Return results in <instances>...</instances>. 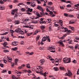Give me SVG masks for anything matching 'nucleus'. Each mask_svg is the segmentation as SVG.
Returning a JSON list of instances; mask_svg holds the SVG:
<instances>
[{
    "mask_svg": "<svg viewBox=\"0 0 79 79\" xmlns=\"http://www.w3.org/2000/svg\"><path fill=\"white\" fill-rule=\"evenodd\" d=\"M15 32H17L22 35L24 34V32L21 30V28H17L16 30H15Z\"/></svg>",
    "mask_w": 79,
    "mask_h": 79,
    "instance_id": "obj_1",
    "label": "nucleus"
},
{
    "mask_svg": "<svg viewBox=\"0 0 79 79\" xmlns=\"http://www.w3.org/2000/svg\"><path fill=\"white\" fill-rule=\"evenodd\" d=\"M63 62H65L64 63H70L71 61V59L70 58H68L67 57H65L63 59Z\"/></svg>",
    "mask_w": 79,
    "mask_h": 79,
    "instance_id": "obj_2",
    "label": "nucleus"
},
{
    "mask_svg": "<svg viewBox=\"0 0 79 79\" xmlns=\"http://www.w3.org/2000/svg\"><path fill=\"white\" fill-rule=\"evenodd\" d=\"M48 50H49L51 51H50L51 52H52V53H55V48H52V47H49L48 48Z\"/></svg>",
    "mask_w": 79,
    "mask_h": 79,
    "instance_id": "obj_3",
    "label": "nucleus"
},
{
    "mask_svg": "<svg viewBox=\"0 0 79 79\" xmlns=\"http://www.w3.org/2000/svg\"><path fill=\"white\" fill-rule=\"evenodd\" d=\"M3 48H2V49H6V48H8V46H6V45H8V44L7 43V42H5L3 44Z\"/></svg>",
    "mask_w": 79,
    "mask_h": 79,
    "instance_id": "obj_4",
    "label": "nucleus"
},
{
    "mask_svg": "<svg viewBox=\"0 0 79 79\" xmlns=\"http://www.w3.org/2000/svg\"><path fill=\"white\" fill-rule=\"evenodd\" d=\"M63 40H60L57 42V44H59V45H60L62 47H64V44H63Z\"/></svg>",
    "mask_w": 79,
    "mask_h": 79,
    "instance_id": "obj_5",
    "label": "nucleus"
},
{
    "mask_svg": "<svg viewBox=\"0 0 79 79\" xmlns=\"http://www.w3.org/2000/svg\"><path fill=\"white\" fill-rule=\"evenodd\" d=\"M56 23H58L59 24H60L61 27H62L63 26V21L62 20L59 19L57 20V22Z\"/></svg>",
    "mask_w": 79,
    "mask_h": 79,
    "instance_id": "obj_6",
    "label": "nucleus"
},
{
    "mask_svg": "<svg viewBox=\"0 0 79 79\" xmlns=\"http://www.w3.org/2000/svg\"><path fill=\"white\" fill-rule=\"evenodd\" d=\"M40 74L43 75L44 77H46V76H47L48 72H45L44 73H43L42 72L40 73Z\"/></svg>",
    "mask_w": 79,
    "mask_h": 79,
    "instance_id": "obj_7",
    "label": "nucleus"
},
{
    "mask_svg": "<svg viewBox=\"0 0 79 79\" xmlns=\"http://www.w3.org/2000/svg\"><path fill=\"white\" fill-rule=\"evenodd\" d=\"M35 2H31L30 6L32 7H35Z\"/></svg>",
    "mask_w": 79,
    "mask_h": 79,
    "instance_id": "obj_8",
    "label": "nucleus"
},
{
    "mask_svg": "<svg viewBox=\"0 0 79 79\" xmlns=\"http://www.w3.org/2000/svg\"><path fill=\"white\" fill-rule=\"evenodd\" d=\"M37 8L39 9V10H40V11H44V9H43V8H42L41 6L39 5H38Z\"/></svg>",
    "mask_w": 79,
    "mask_h": 79,
    "instance_id": "obj_9",
    "label": "nucleus"
},
{
    "mask_svg": "<svg viewBox=\"0 0 79 79\" xmlns=\"http://www.w3.org/2000/svg\"><path fill=\"white\" fill-rule=\"evenodd\" d=\"M59 69L61 71H65V68L63 66H60L59 68Z\"/></svg>",
    "mask_w": 79,
    "mask_h": 79,
    "instance_id": "obj_10",
    "label": "nucleus"
},
{
    "mask_svg": "<svg viewBox=\"0 0 79 79\" xmlns=\"http://www.w3.org/2000/svg\"><path fill=\"white\" fill-rule=\"evenodd\" d=\"M40 64H41L40 65H43L44 63H45V60L44 59H41L40 61Z\"/></svg>",
    "mask_w": 79,
    "mask_h": 79,
    "instance_id": "obj_11",
    "label": "nucleus"
},
{
    "mask_svg": "<svg viewBox=\"0 0 79 79\" xmlns=\"http://www.w3.org/2000/svg\"><path fill=\"white\" fill-rule=\"evenodd\" d=\"M47 40V36L43 37L42 39V41L43 42H45Z\"/></svg>",
    "mask_w": 79,
    "mask_h": 79,
    "instance_id": "obj_12",
    "label": "nucleus"
},
{
    "mask_svg": "<svg viewBox=\"0 0 79 79\" xmlns=\"http://www.w3.org/2000/svg\"><path fill=\"white\" fill-rule=\"evenodd\" d=\"M40 32V30L37 29L35 31V32L34 33V34L36 35V34H37V33H38V32Z\"/></svg>",
    "mask_w": 79,
    "mask_h": 79,
    "instance_id": "obj_13",
    "label": "nucleus"
},
{
    "mask_svg": "<svg viewBox=\"0 0 79 79\" xmlns=\"http://www.w3.org/2000/svg\"><path fill=\"white\" fill-rule=\"evenodd\" d=\"M68 74H69V77L71 76H72V73H71V71H69V70H68Z\"/></svg>",
    "mask_w": 79,
    "mask_h": 79,
    "instance_id": "obj_14",
    "label": "nucleus"
},
{
    "mask_svg": "<svg viewBox=\"0 0 79 79\" xmlns=\"http://www.w3.org/2000/svg\"><path fill=\"white\" fill-rule=\"evenodd\" d=\"M12 44H13V45H14V46H16V45H18V44L16 43V42L15 41L12 42Z\"/></svg>",
    "mask_w": 79,
    "mask_h": 79,
    "instance_id": "obj_15",
    "label": "nucleus"
},
{
    "mask_svg": "<svg viewBox=\"0 0 79 79\" xmlns=\"http://www.w3.org/2000/svg\"><path fill=\"white\" fill-rule=\"evenodd\" d=\"M33 11L32 9H30V8H28V10H27V11H30V12H32Z\"/></svg>",
    "mask_w": 79,
    "mask_h": 79,
    "instance_id": "obj_16",
    "label": "nucleus"
},
{
    "mask_svg": "<svg viewBox=\"0 0 79 79\" xmlns=\"http://www.w3.org/2000/svg\"><path fill=\"white\" fill-rule=\"evenodd\" d=\"M19 61V60L17 59H15V65H16V66L18 65V64H17V63H18V61Z\"/></svg>",
    "mask_w": 79,
    "mask_h": 79,
    "instance_id": "obj_17",
    "label": "nucleus"
},
{
    "mask_svg": "<svg viewBox=\"0 0 79 79\" xmlns=\"http://www.w3.org/2000/svg\"><path fill=\"white\" fill-rule=\"evenodd\" d=\"M50 8V7L48 6H47L46 7V9L47 12H48L49 11H50V10H49L48 9V8Z\"/></svg>",
    "mask_w": 79,
    "mask_h": 79,
    "instance_id": "obj_18",
    "label": "nucleus"
},
{
    "mask_svg": "<svg viewBox=\"0 0 79 79\" xmlns=\"http://www.w3.org/2000/svg\"><path fill=\"white\" fill-rule=\"evenodd\" d=\"M39 15H40L39 14H38V13L36 14V15H37V16L36 17L35 19H37V18H40V17L41 16Z\"/></svg>",
    "mask_w": 79,
    "mask_h": 79,
    "instance_id": "obj_19",
    "label": "nucleus"
},
{
    "mask_svg": "<svg viewBox=\"0 0 79 79\" xmlns=\"http://www.w3.org/2000/svg\"><path fill=\"white\" fill-rule=\"evenodd\" d=\"M14 23H15V24H19V22L18 21H16L14 22Z\"/></svg>",
    "mask_w": 79,
    "mask_h": 79,
    "instance_id": "obj_20",
    "label": "nucleus"
},
{
    "mask_svg": "<svg viewBox=\"0 0 79 79\" xmlns=\"http://www.w3.org/2000/svg\"><path fill=\"white\" fill-rule=\"evenodd\" d=\"M32 32L27 33V36L28 37L30 36V35H32Z\"/></svg>",
    "mask_w": 79,
    "mask_h": 79,
    "instance_id": "obj_21",
    "label": "nucleus"
},
{
    "mask_svg": "<svg viewBox=\"0 0 79 79\" xmlns=\"http://www.w3.org/2000/svg\"><path fill=\"white\" fill-rule=\"evenodd\" d=\"M26 67L27 68H30V64H27L26 65Z\"/></svg>",
    "mask_w": 79,
    "mask_h": 79,
    "instance_id": "obj_22",
    "label": "nucleus"
},
{
    "mask_svg": "<svg viewBox=\"0 0 79 79\" xmlns=\"http://www.w3.org/2000/svg\"><path fill=\"white\" fill-rule=\"evenodd\" d=\"M11 67H12V68H13V67H14V66H15V63H11Z\"/></svg>",
    "mask_w": 79,
    "mask_h": 79,
    "instance_id": "obj_23",
    "label": "nucleus"
},
{
    "mask_svg": "<svg viewBox=\"0 0 79 79\" xmlns=\"http://www.w3.org/2000/svg\"><path fill=\"white\" fill-rule=\"evenodd\" d=\"M25 64H23L21 66H20L19 67V69H21V68H22L21 67H25Z\"/></svg>",
    "mask_w": 79,
    "mask_h": 79,
    "instance_id": "obj_24",
    "label": "nucleus"
},
{
    "mask_svg": "<svg viewBox=\"0 0 79 79\" xmlns=\"http://www.w3.org/2000/svg\"><path fill=\"white\" fill-rule=\"evenodd\" d=\"M69 24H74V22H73V20H70L69 22Z\"/></svg>",
    "mask_w": 79,
    "mask_h": 79,
    "instance_id": "obj_25",
    "label": "nucleus"
},
{
    "mask_svg": "<svg viewBox=\"0 0 79 79\" xmlns=\"http://www.w3.org/2000/svg\"><path fill=\"white\" fill-rule=\"evenodd\" d=\"M26 4L27 5H31V2H27Z\"/></svg>",
    "mask_w": 79,
    "mask_h": 79,
    "instance_id": "obj_26",
    "label": "nucleus"
},
{
    "mask_svg": "<svg viewBox=\"0 0 79 79\" xmlns=\"http://www.w3.org/2000/svg\"><path fill=\"white\" fill-rule=\"evenodd\" d=\"M12 50H13V51H15L16 50H18V48L15 47L14 48H12Z\"/></svg>",
    "mask_w": 79,
    "mask_h": 79,
    "instance_id": "obj_27",
    "label": "nucleus"
},
{
    "mask_svg": "<svg viewBox=\"0 0 79 79\" xmlns=\"http://www.w3.org/2000/svg\"><path fill=\"white\" fill-rule=\"evenodd\" d=\"M47 22L48 23H50V22H51V19H47Z\"/></svg>",
    "mask_w": 79,
    "mask_h": 79,
    "instance_id": "obj_28",
    "label": "nucleus"
},
{
    "mask_svg": "<svg viewBox=\"0 0 79 79\" xmlns=\"http://www.w3.org/2000/svg\"><path fill=\"white\" fill-rule=\"evenodd\" d=\"M67 31L68 32H67V33L68 34H69V33H71L72 32L70 30H68Z\"/></svg>",
    "mask_w": 79,
    "mask_h": 79,
    "instance_id": "obj_29",
    "label": "nucleus"
},
{
    "mask_svg": "<svg viewBox=\"0 0 79 79\" xmlns=\"http://www.w3.org/2000/svg\"><path fill=\"white\" fill-rule=\"evenodd\" d=\"M68 41H69V44H72V42H73L72 40H70V41H69V39L68 40Z\"/></svg>",
    "mask_w": 79,
    "mask_h": 79,
    "instance_id": "obj_30",
    "label": "nucleus"
},
{
    "mask_svg": "<svg viewBox=\"0 0 79 79\" xmlns=\"http://www.w3.org/2000/svg\"><path fill=\"white\" fill-rule=\"evenodd\" d=\"M15 12V10H12L11 11V13L12 15H14Z\"/></svg>",
    "mask_w": 79,
    "mask_h": 79,
    "instance_id": "obj_31",
    "label": "nucleus"
},
{
    "mask_svg": "<svg viewBox=\"0 0 79 79\" xmlns=\"http://www.w3.org/2000/svg\"><path fill=\"white\" fill-rule=\"evenodd\" d=\"M54 69L55 71H57L58 69V67H55L53 68Z\"/></svg>",
    "mask_w": 79,
    "mask_h": 79,
    "instance_id": "obj_32",
    "label": "nucleus"
},
{
    "mask_svg": "<svg viewBox=\"0 0 79 79\" xmlns=\"http://www.w3.org/2000/svg\"><path fill=\"white\" fill-rule=\"evenodd\" d=\"M40 27L42 29H44L45 28V27L44 26H41Z\"/></svg>",
    "mask_w": 79,
    "mask_h": 79,
    "instance_id": "obj_33",
    "label": "nucleus"
},
{
    "mask_svg": "<svg viewBox=\"0 0 79 79\" xmlns=\"http://www.w3.org/2000/svg\"><path fill=\"white\" fill-rule=\"evenodd\" d=\"M4 9H5V7H4L0 6V10H3Z\"/></svg>",
    "mask_w": 79,
    "mask_h": 79,
    "instance_id": "obj_34",
    "label": "nucleus"
},
{
    "mask_svg": "<svg viewBox=\"0 0 79 79\" xmlns=\"http://www.w3.org/2000/svg\"><path fill=\"white\" fill-rule=\"evenodd\" d=\"M79 47V45L78 44H76L75 46V49H77V48Z\"/></svg>",
    "mask_w": 79,
    "mask_h": 79,
    "instance_id": "obj_35",
    "label": "nucleus"
},
{
    "mask_svg": "<svg viewBox=\"0 0 79 79\" xmlns=\"http://www.w3.org/2000/svg\"><path fill=\"white\" fill-rule=\"evenodd\" d=\"M47 40H48V42H50V38H49V36H47Z\"/></svg>",
    "mask_w": 79,
    "mask_h": 79,
    "instance_id": "obj_36",
    "label": "nucleus"
},
{
    "mask_svg": "<svg viewBox=\"0 0 79 79\" xmlns=\"http://www.w3.org/2000/svg\"><path fill=\"white\" fill-rule=\"evenodd\" d=\"M21 11H25L26 10L23 8H22L21 9Z\"/></svg>",
    "mask_w": 79,
    "mask_h": 79,
    "instance_id": "obj_37",
    "label": "nucleus"
},
{
    "mask_svg": "<svg viewBox=\"0 0 79 79\" xmlns=\"http://www.w3.org/2000/svg\"><path fill=\"white\" fill-rule=\"evenodd\" d=\"M3 66H4L3 64L0 63V66L1 68H3Z\"/></svg>",
    "mask_w": 79,
    "mask_h": 79,
    "instance_id": "obj_38",
    "label": "nucleus"
},
{
    "mask_svg": "<svg viewBox=\"0 0 79 79\" xmlns=\"http://www.w3.org/2000/svg\"><path fill=\"white\" fill-rule=\"evenodd\" d=\"M39 69L40 70H42L43 69V67L42 66H39Z\"/></svg>",
    "mask_w": 79,
    "mask_h": 79,
    "instance_id": "obj_39",
    "label": "nucleus"
},
{
    "mask_svg": "<svg viewBox=\"0 0 79 79\" xmlns=\"http://www.w3.org/2000/svg\"><path fill=\"white\" fill-rule=\"evenodd\" d=\"M4 52H5V53H6V52H9V51L8 50H4Z\"/></svg>",
    "mask_w": 79,
    "mask_h": 79,
    "instance_id": "obj_40",
    "label": "nucleus"
},
{
    "mask_svg": "<svg viewBox=\"0 0 79 79\" xmlns=\"http://www.w3.org/2000/svg\"><path fill=\"white\" fill-rule=\"evenodd\" d=\"M79 6V4H77L75 5H74L75 7V8H76V7H78V6Z\"/></svg>",
    "mask_w": 79,
    "mask_h": 79,
    "instance_id": "obj_41",
    "label": "nucleus"
},
{
    "mask_svg": "<svg viewBox=\"0 0 79 79\" xmlns=\"http://www.w3.org/2000/svg\"><path fill=\"white\" fill-rule=\"evenodd\" d=\"M64 29L65 30V32H67V31H68V28L67 27H65L64 28Z\"/></svg>",
    "mask_w": 79,
    "mask_h": 79,
    "instance_id": "obj_42",
    "label": "nucleus"
},
{
    "mask_svg": "<svg viewBox=\"0 0 79 79\" xmlns=\"http://www.w3.org/2000/svg\"><path fill=\"white\" fill-rule=\"evenodd\" d=\"M32 23H35V24H36V23H38V21H35L32 22Z\"/></svg>",
    "mask_w": 79,
    "mask_h": 79,
    "instance_id": "obj_43",
    "label": "nucleus"
},
{
    "mask_svg": "<svg viewBox=\"0 0 79 79\" xmlns=\"http://www.w3.org/2000/svg\"><path fill=\"white\" fill-rule=\"evenodd\" d=\"M49 14L50 15H53V13L52 12V11H49Z\"/></svg>",
    "mask_w": 79,
    "mask_h": 79,
    "instance_id": "obj_44",
    "label": "nucleus"
},
{
    "mask_svg": "<svg viewBox=\"0 0 79 79\" xmlns=\"http://www.w3.org/2000/svg\"><path fill=\"white\" fill-rule=\"evenodd\" d=\"M64 15L65 16H66V17H67L68 16V14L66 13H64Z\"/></svg>",
    "mask_w": 79,
    "mask_h": 79,
    "instance_id": "obj_45",
    "label": "nucleus"
},
{
    "mask_svg": "<svg viewBox=\"0 0 79 79\" xmlns=\"http://www.w3.org/2000/svg\"><path fill=\"white\" fill-rule=\"evenodd\" d=\"M34 54V52H29V55H32Z\"/></svg>",
    "mask_w": 79,
    "mask_h": 79,
    "instance_id": "obj_46",
    "label": "nucleus"
},
{
    "mask_svg": "<svg viewBox=\"0 0 79 79\" xmlns=\"http://www.w3.org/2000/svg\"><path fill=\"white\" fill-rule=\"evenodd\" d=\"M36 1H37V3H38V4H39V3H41L40 1L39 0H37Z\"/></svg>",
    "mask_w": 79,
    "mask_h": 79,
    "instance_id": "obj_47",
    "label": "nucleus"
},
{
    "mask_svg": "<svg viewBox=\"0 0 79 79\" xmlns=\"http://www.w3.org/2000/svg\"><path fill=\"white\" fill-rule=\"evenodd\" d=\"M69 27L70 28H71V30H72V31H74V27H71V26H69Z\"/></svg>",
    "mask_w": 79,
    "mask_h": 79,
    "instance_id": "obj_48",
    "label": "nucleus"
},
{
    "mask_svg": "<svg viewBox=\"0 0 79 79\" xmlns=\"http://www.w3.org/2000/svg\"><path fill=\"white\" fill-rule=\"evenodd\" d=\"M6 72V70H4L2 71V73H3Z\"/></svg>",
    "mask_w": 79,
    "mask_h": 79,
    "instance_id": "obj_49",
    "label": "nucleus"
},
{
    "mask_svg": "<svg viewBox=\"0 0 79 79\" xmlns=\"http://www.w3.org/2000/svg\"><path fill=\"white\" fill-rule=\"evenodd\" d=\"M69 17H70L71 18H73L74 17V15H69Z\"/></svg>",
    "mask_w": 79,
    "mask_h": 79,
    "instance_id": "obj_50",
    "label": "nucleus"
},
{
    "mask_svg": "<svg viewBox=\"0 0 79 79\" xmlns=\"http://www.w3.org/2000/svg\"><path fill=\"white\" fill-rule=\"evenodd\" d=\"M24 27H26L27 28H29V26L28 25H27V26H24Z\"/></svg>",
    "mask_w": 79,
    "mask_h": 79,
    "instance_id": "obj_51",
    "label": "nucleus"
},
{
    "mask_svg": "<svg viewBox=\"0 0 79 79\" xmlns=\"http://www.w3.org/2000/svg\"><path fill=\"white\" fill-rule=\"evenodd\" d=\"M29 28L30 29H33V27H32V26H31L30 27H29Z\"/></svg>",
    "mask_w": 79,
    "mask_h": 79,
    "instance_id": "obj_52",
    "label": "nucleus"
},
{
    "mask_svg": "<svg viewBox=\"0 0 79 79\" xmlns=\"http://www.w3.org/2000/svg\"><path fill=\"white\" fill-rule=\"evenodd\" d=\"M55 60H56V63H58V62H59V60H58V59H55Z\"/></svg>",
    "mask_w": 79,
    "mask_h": 79,
    "instance_id": "obj_53",
    "label": "nucleus"
},
{
    "mask_svg": "<svg viewBox=\"0 0 79 79\" xmlns=\"http://www.w3.org/2000/svg\"><path fill=\"white\" fill-rule=\"evenodd\" d=\"M8 34V32H6L4 33H3L2 35H6V34Z\"/></svg>",
    "mask_w": 79,
    "mask_h": 79,
    "instance_id": "obj_54",
    "label": "nucleus"
},
{
    "mask_svg": "<svg viewBox=\"0 0 79 79\" xmlns=\"http://www.w3.org/2000/svg\"><path fill=\"white\" fill-rule=\"evenodd\" d=\"M73 63H75L76 64V60H74L73 61Z\"/></svg>",
    "mask_w": 79,
    "mask_h": 79,
    "instance_id": "obj_55",
    "label": "nucleus"
},
{
    "mask_svg": "<svg viewBox=\"0 0 79 79\" xmlns=\"http://www.w3.org/2000/svg\"><path fill=\"white\" fill-rule=\"evenodd\" d=\"M48 29H49V31H52V28H51V26L49 27Z\"/></svg>",
    "mask_w": 79,
    "mask_h": 79,
    "instance_id": "obj_56",
    "label": "nucleus"
},
{
    "mask_svg": "<svg viewBox=\"0 0 79 79\" xmlns=\"http://www.w3.org/2000/svg\"><path fill=\"white\" fill-rule=\"evenodd\" d=\"M65 76H69V74L67 73H66L65 74Z\"/></svg>",
    "mask_w": 79,
    "mask_h": 79,
    "instance_id": "obj_57",
    "label": "nucleus"
},
{
    "mask_svg": "<svg viewBox=\"0 0 79 79\" xmlns=\"http://www.w3.org/2000/svg\"><path fill=\"white\" fill-rule=\"evenodd\" d=\"M14 3H18V0H15L14 1Z\"/></svg>",
    "mask_w": 79,
    "mask_h": 79,
    "instance_id": "obj_58",
    "label": "nucleus"
},
{
    "mask_svg": "<svg viewBox=\"0 0 79 79\" xmlns=\"http://www.w3.org/2000/svg\"><path fill=\"white\" fill-rule=\"evenodd\" d=\"M71 6H72L70 4H69L67 5V7H71Z\"/></svg>",
    "mask_w": 79,
    "mask_h": 79,
    "instance_id": "obj_59",
    "label": "nucleus"
},
{
    "mask_svg": "<svg viewBox=\"0 0 79 79\" xmlns=\"http://www.w3.org/2000/svg\"><path fill=\"white\" fill-rule=\"evenodd\" d=\"M12 79H15L16 77H15V75H13L12 77Z\"/></svg>",
    "mask_w": 79,
    "mask_h": 79,
    "instance_id": "obj_60",
    "label": "nucleus"
},
{
    "mask_svg": "<svg viewBox=\"0 0 79 79\" xmlns=\"http://www.w3.org/2000/svg\"><path fill=\"white\" fill-rule=\"evenodd\" d=\"M40 13L41 15H44V12L43 11H42L40 12Z\"/></svg>",
    "mask_w": 79,
    "mask_h": 79,
    "instance_id": "obj_61",
    "label": "nucleus"
},
{
    "mask_svg": "<svg viewBox=\"0 0 79 79\" xmlns=\"http://www.w3.org/2000/svg\"><path fill=\"white\" fill-rule=\"evenodd\" d=\"M0 3H1V4H3V2L2 1V0H0Z\"/></svg>",
    "mask_w": 79,
    "mask_h": 79,
    "instance_id": "obj_62",
    "label": "nucleus"
},
{
    "mask_svg": "<svg viewBox=\"0 0 79 79\" xmlns=\"http://www.w3.org/2000/svg\"><path fill=\"white\" fill-rule=\"evenodd\" d=\"M0 3H1V4H3V2L2 1V0H0Z\"/></svg>",
    "mask_w": 79,
    "mask_h": 79,
    "instance_id": "obj_63",
    "label": "nucleus"
},
{
    "mask_svg": "<svg viewBox=\"0 0 79 79\" xmlns=\"http://www.w3.org/2000/svg\"><path fill=\"white\" fill-rule=\"evenodd\" d=\"M48 5H52V2H49Z\"/></svg>",
    "mask_w": 79,
    "mask_h": 79,
    "instance_id": "obj_64",
    "label": "nucleus"
}]
</instances>
